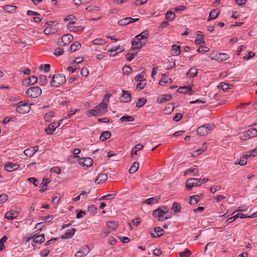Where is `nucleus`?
I'll use <instances>...</instances> for the list:
<instances>
[{"label": "nucleus", "mask_w": 257, "mask_h": 257, "mask_svg": "<svg viewBox=\"0 0 257 257\" xmlns=\"http://www.w3.org/2000/svg\"><path fill=\"white\" fill-rule=\"evenodd\" d=\"M168 212L169 208L166 206H163L154 211L153 216L156 218H158L159 221H163L171 217V216L169 217L164 216V214H167Z\"/></svg>", "instance_id": "1"}, {"label": "nucleus", "mask_w": 257, "mask_h": 257, "mask_svg": "<svg viewBox=\"0 0 257 257\" xmlns=\"http://www.w3.org/2000/svg\"><path fill=\"white\" fill-rule=\"evenodd\" d=\"M65 76L62 74L54 75L51 80L50 85L52 87H58L65 82Z\"/></svg>", "instance_id": "2"}, {"label": "nucleus", "mask_w": 257, "mask_h": 257, "mask_svg": "<svg viewBox=\"0 0 257 257\" xmlns=\"http://www.w3.org/2000/svg\"><path fill=\"white\" fill-rule=\"evenodd\" d=\"M41 93L42 90L38 86L31 87L26 92L27 95L31 98H37Z\"/></svg>", "instance_id": "3"}, {"label": "nucleus", "mask_w": 257, "mask_h": 257, "mask_svg": "<svg viewBox=\"0 0 257 257\" xmlns=\"http://www.w3.org/2000/svg\"><path fill=\"white\" fill-rule=\"evenodd\" d=\"M257 136V130L254 128H251L246 131L244 132L240 136V139L242 141H245L251 138Z\"/></svg>", "instance_id": "4"}, {"label": "nucleus", "mask_w": 257, "mask_h": 257, "mask_svg": "<svg viewBox=\"0 0 257 257\" xmlns=\"http://www.w3.org/2000/svg\"><path fill=\"white\" fill-rule=\"evenodd\" d=\"M30 106L24 101L20 102L19 105L16 107V111L20 114L27 113L30 111Z\"/></svg>", "instance_id": "5"}, {"label": "nucleus", "mask_w": 257, "mask_h": 257, "mask_svg": "<svg viewBox=\"0 0 257 257\" xmlns=\"http://www.w3.org/2000/svg\"><path fill=\"white\" fill-rule=\"evenodd\" d=\"M210 130L211 126L207 124L199 127L197 130V133L200 136H205L209 133Z\"/></svg>", "instance_id": "6"}, {"label": "nucleus", "mask_w": 257, "mask_h": 257, "mask_svg": "<svg viewBox=\"0 0 257 257\" xmlns=\"http://www.w3.org/2000/svg\"><path fill=\"white\" fill-rule=\"evenodd\" d=\"M62 119L60 120L59 122H53L50 124L48 127L45 129L46 133L48 135H51L55 131L56 128L59 126Z\"/></svg>", "instance_id": "7"}, {"label": "nucleus", "mask_w": 257, "mask_h": 257, "mask_svg": "<svg viewBox=\"0 0 257 257\" xmlns=\"http://www.w3.org/2000/svg\"><path fill=\"white\" fill-rule=\"evenodd\" d=\"M90 251V249L88 245H83L76 253V257H84L87 255Z\"/></svg>", "instance_id": "8"}, {"label": "nucleus", "mask_w": 257, "mask_h": 257, "mask_svg": "<svg viewBox=\"0 0 257 257\" xmlns=\"http://www.w3.org/2000/svg\"><path fill=\"white\" fill-rule=\"evenodd\" d=\"M78 163L80 165L90 167L93 165V160L91 158L89 157L82 158L79 159Z\"/></svg>", "instance_id": "9"}, {"label": "nucleus", "mask_w": 257, "mask_h": 257, "mask_svg": "<svg viewBox=\"0 0 257 257\" xmlns=\"http://www.w3.org/2000/svg\"><path fill=\"white\" fill-rule=\"evenodd\" d=\"M139 20V19L138 18L133 19L131 17H126L120 20L118 22V24L120 26H126L134 22H137Z\"/></svg>", "instance_id": "10"}, {"label": "nucleus", "mask_w": 257, "mask_h": 257, "mask_svg": "<svg viewBox=\"0 0 257 257\" xmlns=\"http://www.w3.org/2000/svg\"><path fill=\"white\" fill-rule=\"evenodd\" d=\"M19 168L18 164L8 162L6 163L4 166V169L6 171L12 172L18 169Z\"/></svg>", "instance_id": "11"}, {"label": "nucleus", "mask_w": 257, "mask_h": 257, "mask_svg": "<svg viewBox=\"0 0 257 257\" xmlns=\"http://www.w3.org/2000/svg\"><path fill=\"white\" fill-rule=\"evenodd\" d=\"M38 148L39 147L38 146L30 147L26 149L24 151V153L26 155V156L29 157H31L36 152L38 151Z\"/></svg>", "instance_id": "12"}, {"label": "nucleus", "mask_w": 257, "mask_h": 257, "mask_svg": "<svg viewBox=\"0 0 257 257\" xmlns=\"http://www.w3.org/2000/svg\"><path fill=\"white\" fill-rule=\"evenodd\" d=\"M122 94L120 97V101L123 102H128L131 100V94L127 91L122 90Z\"/></svg>", "instance_id": "13"}, {"label": "nucleus", "mask_w": 257, "mask_h": 257, "mask_svg": "<svg viewBox=\"0 0 257 257\" xmlns=\"http://www.w3.org/2000/svg\"><path fill=\"white\" fill-rule=\"evenodd\" d=\"M73 39V36L70 34L64 35L61 38V42L63 45H68Z\"/></svg>", "instance_id": "14"}, {"label": "nucleus", "mask_w": 257, "mask_h": 257, "mask_svg": "<svg viewBox=\"0 0 257 257\" xmlns=\"http://www.w3.org/2000/svg\"><path fill=\"white\" fill-rule=\"evenodd\" d=\"M38 81V78L34 76H32L28 79L24 80L23 81V85L27 86L30 85L35 84Z\"/></svg>", "instance_id": "15"}, {"label": "nucleus", "mask_w": 257, "mask_h": 257, "mask_svg": "<svg viewBox=\"0 0 257 257\" xmlns=\"http://www.w3.org/2000/svg\"><path fill=\"white\" fill-rule=\"evenodd\" d=\"M94 112H95L96 116H100L104 114L106 111V108L101 106L100 105H98L95 106L94 108Z\"/></svg>", "instance_id": "16"}, {"label": "nucleus", "mask_w": 257, "mask_h": 257, "mask_svg": "<svg viewBox=\"0 0 257 257\" xmlns=\"http://www.w3.org/2000/svg\"><path fill=\"white\" fill-rule=\"evenodd\" d=\"M76 231L75 228H72L70 230H67L63 235L61 236V238L63 239H67L72 238Z\"/></svg>", "instance_id": "17"}, {"label": "nucleus", "mask_w": 257, "mask_h": 257, "mask_svg": "<svg viewBox=\"0 0 257 257\" xmlns=\"http://www.w3.org/2000/svg\"><path fill=\"white\" fill-rule=\"evenodd\" d=\"M118 225L117 222L108 221L106 223L105 227H106V229H108L112 232L117 228Z\"/></svg>", "instance_id": "18"}, {"label": "nucleus", "mask_w": 257, "mask_h": 257, "mask_svg": "<svg viewBox=\"0 0 257 257\" xmlns=\"http://www.w3.org/2000/svg\"><path fill=\"white\" fill-rule=\"evenodd\" d=\"M195 178H190L187 180L186 182V187L188 190L191 189L193 187L197 186Z\"/></svg>", "instance_id": "19"}, {"label": "nucleus", "mask_w": 257, "mask_h": 257, "mask_svg": "<svg viewBox=\"0 0 257 257\" xmlns=\"http://www.w3.org/2000/svg\"><path fill=\"white\" fill-rule=\"evenodd\" d=\"M107 180V175L105 173L100 174L97 179H95V182L99 184L105 182Z\"/></svg>", "instance_id": "20"}, {"label": "nucleus", "mask_w": 257, "mask_h": 257, "mask_svg": "<svg viewBox=\"0 0 257 257\" xmlns=\"http://www.w3.org/2000/svg\"><path fill=\"white\" fill-rule=\"evenodd\" d=\"M145 44V42L140 41L139 42H137L136 40H133L132 41V49L133 50L140 49Z\"/></svg>", "instance_id": "21"}, {"label": "nucleus", "mask_w": 257, "mask_h": 257, "mask_svg": "<svg viewBox=\"0 0 257 257\" xmlns=\"http://www.w3.org/2000/svg\"><path fill=\"white\" fill-rule=\"evenodd\" d=\"M172 97L170 94H164L158 97L157 101L159 103H162L166 101L170 100Z\"/></svg>", "instance_id": "22"}, {"label": "nucleus", "mask_w": 257, "mask_h": 257, "mask_svg": "<svg viewBox=\"0 0 257 257\" xmlns=\"http://www.w3.org/2000/svg\"><path fill=\"white\" fill-rule=\"evenodd\" d=\"M19 213L15 211H11L7 212L5 215V217L6 219L11 220L16 218L18 216Z\"/></svg>", "instance_id": "23"}, {"label": "nucleus", "mask_w": 257, "mask_h": 257, "mask_svg": "<svg viewBox=\"0 0 257 257\" xmlns=\"http://www.w3.org/2000/svg\"><path fill=\"white\" fill-rule=\"evenodd\" d=\"M171 210L174 215H178L181 212V206L179 203L175 202L173 204Z\"/></svg>", "instance_id": "24"}, {"label": "nucleus", "mask_w": 257, "mask_h": 257, "mask_svg": "<svg viewBox=\"0 0 257 257\" xmlns=\"http://www.w3.org/2000/svg\"><path fill=\"white\" fill-rule=\"evenodd\" d=\"M220 14V10L216 9L211 11L209 13V18L207 20L208 21L216 18Z\"/></svg>", "instance_id": "25"}, {"label": "nucleus", "mask_w": 257, "mask_h": 257, "mask_svg": "<svg viewBox=\"0 0 257 257\" xmlns=\"http://www.w3.org/2000/svg\"><path fill=\"white\" fill-rule=\"evenodd\" d=\"M154 231L156 232V235L154 233H151V234L152 237H159L162 235L165 232L164 230L161 227L154 228Z\"/></svg>", "instance_id": "26"}, {"label": "nucleus", "mask_w": 257, "mask_h": 257, "mask_svg": "<svg viewBox=\"0 0 257 257\" xmlns=\"http://www.w3.org/2000/svg\"><path fill=\"white\" fill-rule=\"evenodd\" d=\"M45 241V235L44 234H42L41 235H36V234H34L33 241L36 243H42Z\"/></svg>", "instance_id": "27"}, {"label": "nucleus", "mask_w": 257, "mask_h": 257, "mask_svg": "<svg viewBox=\"0 0 257 257\" xmlns=\"http://www.w3.org/2000/svg\"><path fill=\"white\" fill-rule=\"evenodd\" d=\"M3 9L10 13H13L16 12L17 7L12 5H6L3 7Z\"/></svg>", "instance_id": "28"}, {"label": "nucleus", "mask_w": 257, "mask_h": 257, "mask_svg": "<svg viewBox=\"0 0 257 257\" xmlns=\"http://www.w3.org/2000/svg\"><path fill=\"white\" fill-rule=\"evenodd\" d=\"M111 137V133L109 131L103 132L99 137V139L101 141H105L110 138Z\"/></svg>", "instance_id": "29"}, {"label": "nucleus", "mask_w": 257, "mask_h": 257, "mask_svg": "<svg viewBox=\"0 0 257 257\" xmlns=\"http://www.w3.org/2000/svg\"><path fill=\"white\" fill-rule=\"evenodd\" d=\"M229 56L225 53H220L216 55V60L219 61H223L227 60Z\"/></svg>", "instance_id": "30"}, {"label": "nucleus", "mask_w": 257, "mask_h": 257, "mask_svg": "<svg viewBox=\"0 0 257 257\" xmlns=\"http://www.w3.org/2000/svg\"><path fill=\"white\" fill-rule=\"evenodd\" d=\"M197 70L195 68H191L189 71L187 72L186 76L188 77L193 78L197 75Z\"/></svg>", "instance_id": "31"}, {"label": "nucleus", "mask_w": 257, "mask_h": 257, "mask_svg": "<svg viewBox=\"0 0 257 257\" xmlns=\"http://www.w3.org/2000/svg\"><path fill=\"white\" fill-rule=\"evenodd\" d=\"M206 143H204L203 144L202 148L197 149L194 152H193L192 156L193 157H196L198 155L202 154L204 151H205L206 149Z\"/></svg>", "instance_id": "32"}, {"label": "nucleus", "mask_w": 257, "mask_h": 257, "mask_svg": "<svg viewBox=\"0 0 257 257\" xmlns=\"http://www.w3.org/2000/svg\"><path fill=\"white\" fill-rule=\"evenodd\" d=\"M158 202V198L156 197H152L145 200L143 201V203L146 204H153Z\"/></svg>", "instance_id": "33"}, {"label": "nucleus", "mask_w": 257, "mask_h": 257, "mask_svg": "<svg viewBox=\"0 0 257 257\" xmlns=\"http://www.w3.org/2000/svg\"><path fill=\"white\" fill-rule=\"evenodd\" d=\"M148 32L147 31H143L139 35L136 36V38H137V40L141 39L144 42H146V39H147V36H148Z\"/></svg>", "instance_id": "34"}, {"label": "nucleus", "mask_w": 257, "mask_h": 257, "mask_svg": "<svg viewBox=\"0 0 257 257\" xmlns=\"http://www.w3.org/2000/svg\"><path fill=\"white\" fill-rule=\"evenodd\" d=\"M191 90H192V89H191V87H190V86H183V87L179 88L177 89V91L179 93H186L187 92L191 91Z\"/></svg>", "instance_id": "35"}, {"label": "nucleus", "mask_w": 257, "mask_h": 257, "mask_svg": "<svg viewBox=\"0 0 257 257\" xmlns=\"http://www.w3.org/2000/svg\"><path fill=\"white\" fill-rule=\"evenodd\" d=\"M175 18V13L171 11H168L167 12L166 14V19L169 21H172L173 20H174Z\"/></svg>", "instance_id": "36"}, {"label": "nucleus", "mask_w": 257, "mask_h": 257, "mask_svg": "<svg viewBox=\"0 0 257 257\" xmlns=\"http://www.w3.org/2000/svg\"><path fill=\"white\" fill-rule=\"evenodd\" d=\"M81 44L78 42H74L70 46V50L72 52H75L81 48Z\"/></svg>", "instance_id": "37"}, {"label": "nucleus", "mask_w": 257, "mask_h": 257, "mask_svg": "<svg viewBox=\"0 0 257 257\" xmlns=\"http://www.w3.org/2000/svg\"><path fill=\"white\" fill-rule=\"evenodd\" d=\"M172 55L174 56H178L180 54V46L173 45L172 46Z\"/></svg>", "instance_id": "38"}, {"label": "nucleus", "mask_w": 257, "mask_h": 257, "mask_svg": "<svg viewBox=\"0 0 257 257\" xmlns=\"http://www.w3.org/2000/svg\"><path fill=\"white\" fill-rule=\"evenodd\" d=\"M139 167V163H138L137 162H134L129 170V173L130 174L135 173L138 170Z\"/></svg>", "instance_id": "39"}, {"label": "nucleus", "mask_w": 257, "mask_h": 257, "mask_svg": "<svg viewBox=\"0 0 257 257\" xmlns=\"http://www.w3.org/2000/svg\"><path fill=\"white\" fill-rule=\"evenodd\" d=\"M39 83L41 86H44L47 83L46 76L44 75H40L39 78Z\"/></svg>", "instance_id": "40"}, {"label": "nucleus", "mask_w": 257, "mask_h": 257, "mask_svg": "<svg viewBox=\"0 0 257 257\" xmlns=\"http://www.w3.org/2000/svg\"><path fill=\"white\" fill-rule=\"evenodd\" d=\"M76 20V18L73 15H69L65 19V21H70V22L68 24V27L71 26V25L74 24L75 23V22L74 20Z\"/></svg>", "instance_id": "41"}, {"label": "nucleus", "mask_w": 257, "mask_h": 257, "mask_svg": "<svg viewBox=\"0 0 257 257\" xmlns=\"http://www.w3.org/2000/svg\"><path fill=\"white\" fill-rule=\"evenodd\" d=\"M230 86H232V85H229L227 83H221L218 86V88L219 89H221L223 91H227L228 89L230 88Z\"/></svg>", "instance_id": "42"}, {"label": "nucleus", "mask_w": 257, "mask_h": 257, "mask_svg": "<svg viewBox=\"0 0 257 257\" xmlns=\"http://www.w3.org/2000/svg\"><path fill=\"white\" fill-rule=\"evenodd\" d=\"M123 51V49H122L120 46H116V47H112L110 50H108L109 52H110L111 53L112 52H117V53L114 54V55H111L110 54V56H115L118 53H119V52H122Z\"/></svg>", "instance_id": "43"}, {"label": "nucleus", "mask_w": 257, "mask_h": 257, "mask_svg": "<svg viewBox=\"0 0 257 257\" xmlns=\"http://www.w3.org/2000/svg\"><path fill=\"white\" fill-rule=\"evenodd\" d=\"M192 173L194 176H198V170L196 168H190L184 172V175H187L188 174Z\"/></svg>", "instance_id": "44"}, {"label": "nucleus", "mask_w": 257, "mask_h": 257, "mask_svg": "<svg viewBox=\"0 0 257 257\" xmlns=\"http://www.w3.org/2000/svg\"><path fill=\"white\" fill-rule=\"evenodd\" d=\"M172 83V79L170 78L164 77L160 81L159 84L160 85H164V84H170Z\"/></svg>", "instance_id": "45"}, {"label": "nucleus", "mask_w": 257, "mask_h": 257, "mask_svg": "<svg viewBox=\"0 0 257 257\" xmlns=\"http://www.w3.org/2000/svg\"><path fill=\"white\" fill-rule=\"evenodd\" d=\"M92 43L93 45H103L106 43V41L103 39H95L92 41Z\"/></svg>", "instance_id": "46"}, {"label": "nucleus", "mask_w": 257, "mask_h": 257, "mask_svg": "<svg viewBox=\"0 0 257 257\" xmlns=\"http://www.w3.org/2000/svg\"><path fill=\"white\" fill-rule=\"evenodd\" d=\"M122 122L133 121L135 119L133 117L128 115H124L120 118V119Z\"/></svg>", "instance_id": "47"}, {"label": "nucleus", "mask_w": 257, "mask_h": 257, "mask_svg": "<svg viewBox=\"0 0 257 257\" xmlns=\"http://www.w3.org/2000/svg\"><path fill=\"white\" fill-rule=\"evenodd\" d=\"M116 196L115 194H108L106 195H104L103 196L101 197L98 199V200L101 201V200H107L112 199L113 198H114Z\"/></svg>", "instance_id": "48"}, {"label": "nucleus", "mask_w": 257, "mask_h": 257, "mask_svg": "<svg viewBox=\"0 0 257 257\" xmlns=\"http://www.w3.org/2000/svg\"><path fill=\"white\" fill-rule=\"evenodd\" d=\"M147 100L145 98H139L136 103V106L138 107H141L146 103Z\"/></svg>", "instance_id": "49"}, {"label": "nucleus", "mask_w": 257, "mask_h": 257, "mask_svg": "<svg viewBox=\"0 0 257 257\" xmlns=\"http://www.w3.org/2000/svg\"><path fill=\"white\" fill-rule=\"evenodd\" d=\"M191 254V251L186 248L185 249L184 251H182L179 253V255L180 257H189Z\"/></svg>", "instance_id": "50"}, {"label": "nucleus", "mask_w": 257, "mask_h": 257, "mask_svg": "<svg viewBox=\"0 0 257 257\" xmlns=\"http://www.w3.org/2000/svg\"><path fill=\"white\" fill-rule=\"evenodd\" d=\"M249 158V156H246V153L242 156L239 160V162L238 163V164L241 166L245 165L247 163V158Z\"/></svg>", "instance_id": "51"}, {"label": "nucleus", "mask_w": 257, "mask_h": 257, "mask_svg": "<svg viewBox=\"0 0 257 257\" xmlns=\"http://www.w3.org/2000/svg\"><path fill=\"white\" fill-rule=\"evenodd\" d=\"M8 238L4 236L0 239V251H2L5 248V243L6 242Z\"/></svg>", "instance_id": "52"}, {"label": "nucleus", "mask_w": 257, "mask_h": 257, "mask_svg": "<svg viewBox=\"0 0 257 257\" xmlns=\"http://www.w3.org/2000/svg\"><path fill=\"white\" fill-rule=\"evenodd\" d=\"M86 10L87 12H91V11L96 12V11H99L100 10V8H99V7H98L97 6L92 5V6H89V7L86 8Z\"/></svg>", "instance_id": "53"}, {"label": "nucleus", "mask_w": 257, "mask_h": 257, "mask_svg": "<svg viewBox=\"0 0 257 257\" xmlns=\"http://www.w3.org/2000/svg\"><path fill=\"white\" fill-rule=\"evenodd\" d=\"M246 156H249V157H254L255 156H257V147L253 149L251 152H247Z\"/></svg>", "instance_id": "54"}, {"label": "nucleus", "mask_w": 257, "mask_h": 257, "mask_svg": "<svg viewBox=\"0 0 257 257\" xmlns=\"http://www.w3.org/2000/svg\"><path fill=\"white\" fill-rule=\"evenodd\" d=\"M107 95L108 94H106L104 96L101 103L99 104L100 105L104 107L105 108H106L107 105V103L108 102V98L107 97Z\"/></svg>", "instance_id": "55"}, {"label": "nucleus", "mask_w": 257, "mask_h": 257, "mask_svg": "<svg viewBox=\"0 0 257 257\" xmlns=\"http://www.w3.org/2000/svg\"><path fill=\"white\" fill-rule=\"evenodd\" d=\"M69 30L70 31H72V32H77V31H79L81 30H82L84 27H82V26H70L69 27H68Z\"/></svg>", "instance_id": "56"}, {"label": "nucleus", "mask_w": 257, "mask_h": 257, "mask_svg": "<svg viewBox=\"0 0 257 257\" xmlns=\"http://www.w3.org/2000/svg\"><path fill=\"white\" fill-rule=\"evenodd\" d=\"M136 54L137 53L128 52L125 55V58L127 61H131L134 58Z\"/></svg>", "instance_id": "57"}, {"label": "nucleus", "mask_w": 257, "mask_h": 257, "mask_svg": "<svg viewBox=\"0 0 257 257\" xmlns=\"http://www.w3.org/2000/svg\"><path fill=\"white\" fill-rule=\"evenodd\" d=\"M54 116V112L53 111H50L45 114L44 118L46 121H49L50 119Z\"/></svg>", "instance_id": "58"}, {"label": "nucleus", "mask_w": 257, "mask_h": 257, "mask_svg": "<svg viewBox=\"0 0 257 257\" xmlns=\"http://www.w3.org/2000/svg\"><path fill=\"white\" fill-rule=\"evenodd\" d=\"M132 71V68L129 66H125L122 68L123 73L126 75L129 74Z\"/></svg>", "instance_id": "59"}, {"label": "nucleus", "mask_w": 257, "mask_h": 257, "mask_svg": "<svg viewBox=\"0 0 257 257\" xmlns=\"http://www.w3.org/2000/svg\"><path fill=\"white\" fill-rule=\"evenodd\" d=\"M209 51V49L207 47L200 46L197 50L198 52L204 53Z\"/></svg>", "instance_id": "60"}, {"label": "nucleus", "mask_w": 257, "mask_h": 257, "mask_svg": "<svg viewBox=\"0 0 257 257\" xmlns=\"http://www.w3.org/2000/svg\"><path fill=\"white\" fill-rule=\"evenodd\" d=\"M255 55V54L251 52V51H249L248 53V54L246 56H244L243 57V59L245 61H246V60H248V59H249L250 58L254 57Z\"/></svg>", "instance_id": "61"}, {"label": "nucleus", "mask_w": 257, "mask_h": 257, "mask_svg": "<svg viewBox=\"0 0 257 257\" xmlns=\"http://www.w3.org/2000/svg\"><path fill=\"white\" fill-rule=\"evenodd\" d=\"M63 52H64L62 48H58L55 50L54 54L55 56H61V55H62L63 54Z\"/></svg>", "instance_id": "62"}, {"label": "nucleus", "mask_w": 257, "mask_h": 257, "mask_svg": "<svg viewBox=\"0 0 257 257\" xmlns=\"http://www.w3.org/2000/svg\"><path fill=\"white\" fill-rule=\"evenodd\" d=\"M145 80H144L143 81L140 82L137 85V88L139 89V90L143 89L146 85V82H145Z\"/></svg>", "instance_id": "63"}, {"label": "nucleus", "mask_w": 257, "mask_h": 257, "mask_svg": "<svg viewBox=\"0 0 257 257\" xmlns=\"http://www.w3.org/2000/svg\"><path fill=\"white\" fill-rule=\"evenodd\" d=\"M186 8L183 6H179L174 8V10L175 12H178L180 13L181 12L184 11Z\"/></svg>", "instance_id": "64"}]
</instances>
